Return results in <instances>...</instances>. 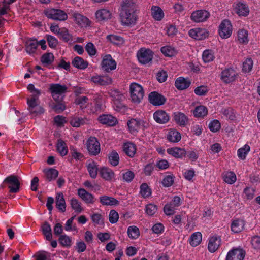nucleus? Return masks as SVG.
<instances>
[{
    "label": "nucleus",
    "mask_w": 260,
    "mask_h": 260,
    "mask_svg": "<svg viewBox=\"0 0 260 260\" xmlns=\"http://www.w3.org/2000/svg\"><path fill=\"white\" fill-rule=\"evenodd\" d=\"M87 147L89 153L92 155H96L100 152V145L96 138L90 137L87 143Z\"/></svg>",
    "instance_id": "1a4fd4ad"
},
{
    "label": "nucleus",
    "mask_w": 260,
    "mask_h": 260,
    "mask_svg": "<svg viewBox=\"0 0 260 260\" xmlns=\"http://www.w3.org/2000/svg\"><path fill=\"white\" fill-rule=\"evenodd\" d=\"M207 114L208 110L207 108L202 105L196 107L193 111V114L196 117H204Z\"/></svg>",
    "instance_id": "37998d69"
},
{
    "label": "nucleus",
    "mask_w": 260,
    "mask_h": 260,
    "mask_svg": "<svg viewBox=\"0 0 260 260\" xmlns=\"http://www.w3.org/2000/svg\"><path fill=\"white\" fill-rule=\"evenodd\" d=\"M54 59V56L51 53L44 54L41 57V61L46 64H51Z\"/></svg>",
    "instance_id": "680f3d73"
},
{
    "label": "nucleus",
    "mask_w": 260,
    "mask_h": 260,
    "mask_svg": "<svg viewBox=\"0 0 260 260\" xmlns=\"http://www.w3.org/2000/svg\"><path fill=\"white\" fill-rule=\"evenodd\" d=\"M221 244V237L218 235H213L208 239V249L211 252L214 253L219 248Z\"/></svg>",
    "instance_id": "9d476101"
},
{
    "label": "nucleus",
    "mask_w": 260,
    "mask_h": 260,
    "mask_svg": "<svg viewBox=\"0 0 260 260\" xmlns=\"http://www.w3.org/2000/svg\"><path fill=\"white\" fill-rule=\"evenodd\" d=\"M139 9L138 6L131 1V25L135 24L138 20Z\"/></svg>",
    "instance_id": "79ce46f5"
},
{
    "label": "nucleus",
    "mask_w": 260,
    "mask_h": 260,
    "mask_svg": "<svg viewBox=\"0 0 260 260\" xmlns=\"http://www.w3.org/2000/svg\"><path fill=\"white\" fill-rule=\"evenodd\" d=\"M151 14L152 17L157 21H160L164 17V13L160 7L152 6L151 8Z\"/></svg>",
    "instance_id": "c756f323"
},
{
    "label": "nucleus",
    "mask_w": 260,
    "mask_h": 260,
    "mask_svg": "<svg viewBox=\"0 0 260 260\" xmlns=\"http://www.w3.org/2000/svg\"><path fill=\"white\" fill-rule=\"evenodd\" d=\"M166 137L168 141L172 143L178 142L181 139L180 133L175 129H170L169 130Z\"/></svg>",
    "instance_id": "a878e982"
},
{
    "label": "nucleus",
    "mask_w": 260,
    "mask_h": 260,
    "mask_svg": "<svg viewBox=\"0 0 260 260\" xmlns=\"http://www.w3.org/2000/svg\"><path fill=\"white\" fill-rule=\"evenodd\" d=\"M72 63L74 67L81 70L86 69L88 65L87 61L79 56L75 57L73 59Z\"/></svg>",
    "instance_id": "72a5a7b5"
},
{
    "label": "nucleus",
    "mask_w": 260,
    "mask_h": 260,
    "mask_svg": "<svg viewBox=\"0 0 260 260\" xmlns=\"http://www.w3.org/2000/svg\"><path fill=\"white\" fill-rule=\"evenodd\" d=\"M38 46L36 40H29L26 42V51L29 54L35 52Z\"/></svg>",
    "instance_id": "a18cd8bd"
},
{
    "label": "nucleus",
    "mask_w": 260,
    "mask_h": 260,
    "mask_svg": "<svg viewBox=\"0 0 260 260\" xmlns=\"http://www.w3.org/2000/svg\"><path fill=\"white\" fill-rule=\"evenodd\" d=\"M190 84V82L188 79H185L180 77L178 78L175 83L176 87L179 90H183L188 88Z\"/></svg>",
    "instance_id": "2f4dec72"
},
{
    "label": "nucleus",
    "mask_w": 260,
    "mask_h": 260,
    "mask_svg": "<svg viewBox=\"0 0 260 260\" xmlns=\"http://www.w3.org/2000/svg\"><path fill=\"white\" fill-rule=\"evenodd\" d=\"M202 240V234L200 232H195L190 237L189 242L192 246L196 247L201 243Z\"/></svg>",
    "instance_id": "e433bc0d"
},
{
    "label": "nucleus",
    "mask_w": 260,
    "mask_h": 260,
    "mask_svg": "<svg viewBox=\"0 0 260 260\" xmlns=\"http://www.w3.org/2000/svg\"><path fill=\"white\" fill-rule=\"evenodd\" d=\"M237 41L241 44L246 45L249 42L248 32L244 29H240L237 31Z\"/></svg>",
    "instance_id": "bb28decb"
},
{
    "label": "nucleus",
    "mask_w": 260,
    "mask_h": 260,
    "mask_svg": "<svg viewBox=\"0 0 260 260\" xmlns=\"http://www.w3.org/2000/svg\"><path fill=\"white\" fill-rule=\"evenodd\" d=\"M91 80L93 82L99 84L101 85H106L110 84L112 79L108 76H95L92 77Z\"/></svg>",
    "instance_id": "473e14b6"
},
{
    "label": "nucleus",
    "mask_w": 260,
    "mask_h": 260,
    "mask_svg": "<svg viewBox=\"0 0 260 260\" xmlns=\"http://www.w3.org/2000/svg\"><path fill=\"white\" fill-rule=\"evenodd\" d=\"M58 35L59 37L61 39H62V40L66 42L70 40H72V35L69 32V31L66 28L61 29Z\"/></svg>",
    "instance_id": "052dcab7"
},
{
    "label": "nucleus",
    "mask_w": 260,
    "mask_h": 260,
    "mask_svg": "<svg viewBox=\"0 0 260 260\" xmlns=\"http://www.w3.org/2000/svg\"><path fill=\"white\" fill-rule=\"evenodd\" d=\"M162 53L166 56L172 57L177 53L176 49L171 46H165L161 48Z\"/></svg>",
    "instance_id": "8fccbe9b"
},
{
    "label": "nucleus",
    "mask_w": 260,
    "mask_h": 260,
    "mask_svg": "<svg viewBox=\"0 0 260 260\" xmlns=\"http://www.w3.org/2000/svg\"><path fill=\"white\" fill-rule=\"evenodd\" d=\"M107 39L117 45H121L124 42L123 38L117 35H109L107 36Z\"/></svg>",
    "instance_id": "603ef678"
},
{
    "label": "nucleus",
    "mask_w": 260,
    "mask_h": 260,
    "mask_svg": "<svg viewBox=\"0 0 260 260\" xmlns=\"http://www.w3.org/2000/svg\"><path fill=\"white\" fill-rule=\"evenodd\" d=\"M78 194L86 203L92 204L94 202L93 196L83 188L78 189Z\"/></svg>",
    "instance_id": "393cba45"
},
{
    "label": "nucleus",
    "mask_w": 260,
    "mask_h": 260,
    "mask_svg": "<svg viewBox=\"0 0 260 260\" xmlns=\"http://www.w3.org/2000/svg\"><path fill=\"white\" fill-rule=\"evenodd\" d=\"M49 90L53 99L56 102H59L62 100L63 94L66 92L67 87L59 84H51Z\"/></svg>",
    "instance_id": "39448f33"
},
{
    "label": "nucleus",
    "mask_w": 260,
    "mask_h": 260,
    "mask_svg": "<svg viewBox=\"0 0 260 260\" xmlns=\"http://www.w3.org/2000/svg\"><path fill=\"white\" fill-rule=\"evenodd\" d=\"M59 243L66 247H70L72 245V239L66 235H61L59 238Z\"/></svg>",
    "instance_id": "13d9d810"
},
{
    "label": "nucleus",
    "mask_w": 260,
    "mask_h": 260,
    "mask_svg": "<svg viewBox=\"0 0 260 260\" xmlns=\"http://www.w3.org/2000/svg\"><path fill=\"white\" fill-rule=\"evenodd\" d=\"M144 96V91L141 85L136 83H131V102L139 104Z\"/></svg>",
    "instance_id": "20e7f679"
},
{
    "label": "nucleus",
    "mask_w": 260,
    "mask_h": 260,
    "mask_svg": "<svg viewBox=\"0 0 260 260\" xmlns=\"http://www.w3.org/2000/svg\"><path fill=\"white\" fill-rule=\"evenodd\" d=\"M250 150V146L247 144L244 145L237 150V156L238 158L241 160L245 159Z\"/></svg>",
    "instance_id": "c03bdc74"
},
{
    "label": "nucleus",
    "mask_w": 260,
    "mask_h": 260,
    "mask_svg": "<svg viewBox=\"0 0 260 260\" xmlns=\"http://www.w3.org/2000/svg\"><path fill=\"white\" fill-rule=\"evenodd\" d=\"M236 76L235 71L232 68H228L221 72V79L223 82L229 83L235 80Z\"/></svg>",
    "instance_id": "4468645a"
},
{
    "label": "nucleus",
    "mask_w": 260,
    "mask_h": 260,
    "mask_svg": "<svg viewBox=\"0 0 260 260\" xmlns=\"http://www.w3.org/2000/svg\"><path fill=\"white\" fill-rule=\"evenodd\" d=\"M120 100H116L113 102L114 109L122 113H124L125 112L128 111V108L125 106V105L120 101Z\"/></svg>",
    "instance_id": "864d4df0"
},
{
    "label": "nucleus",
    "mask_w": 260,
    "mask_h": 260,
    "mask_svg": "<svg viewBox=\"0 0 260 260\" xmlns=\"http://www.w3.org/2000/svg\"><path fill=\"white\" fill-rule=\"evenodd\" d=\"M174 181V177L173 175H168L164 177L162 184L165 187L171 186Z\"/></svg>",
    "instance_id": "e2e57ef3"
},
{
    "label": "nucleus",
    "mask_w": 260,
    "mask_h": 260,
    "mask_svg": "<svg viewBox=\"0 0 260 260\" xmlns=\"http://www.w3.org/2000/svg\"><path fill=\"white\" fill-rule=\"evenodd\" d=\"M43 172L45 174L46 179L48 181L55 179L58 175V171L53 168L45 169L44 170Z\"/></svg>",
    "instance_id": "a19ab883"
},
{
    "label": "nucleus",
    "mask_w": 260,
    "mask_h": 260,
    "mask_svg": "<svg viewBox=\"0 0 260 260\" xmlns=\"http://www.w3.org/2000/svg\"><path fill=\"white\" fill-rule=\"evenodd\" d=\"M220 123L217 120H213L209 124V128L210 130L213 132H216L220 128Z\"/></svg>",
    "instance_id": "69168bd1"
},
{
    "label": "nucleus",
    "mask_w": 260,
    "mask_h": 260,
    "mask_svg": "<svg viewBox=\"0 0 260 260\" xmlns=\"http://www.w3.org/2000/svg\"><path fill=\"white\" fill-rule=\"evenodd\" d=\"M155 121L160 124L167 123L169 120V117L164 111L159 110L156 111L153 114Z\"/></svg>",
    "instance_id": "5701e85b"
},
{
    "label": "nucleus",
    "mask_w": 260,
    "mask_h": 260,
    "mask_svg": "<svg viewBox=\"0 0 260 260\" xmlns=\"http://www.w3.org/2000/svg\"><path fill=\"white\" fill-rule=\"evenodd\" d=\"M157 211V207L155 205L150 203L146 206V212L147 215L152 216L154 215Z\"/></svg>",
    "instance_id": "0e129e2a"
},
{
    "label": "nucleus",
    "mask_w": 260,
    "mask_h": 260,
    "mask_svg": "<svg viewBox=\"0 0 260 260\" xmlns=\"http://www.w3.org/2000/svg\"><path fill=\"white\" fill-rule=\"evenodd\" d=\"M70 204L72 209L77 213H81L83 211L81 203L77 199L75 198L71 199Z\"/></svg>",
    "instance_id": "5fc2aeb1"
},
{
    "label": "nucleus",
    "mask_w": 260,
    "mask_h": 260,
    "mask_svg": "<svg viewBox=\"0 0 260 260\" xmlns=\"http://www.w3.org/2000/svg\"><path fill=\"white\" fill-rule=\"evenodd\" d=\"M100 123L109 126H114L117 122V119L111 115L103 114L98 118Z\"/></svg>",
    "instance_id": "412c9836"
},
{
    "label": "nucleus",
    "mask_w": 260,
    "mask_h": 260,
    "mask_svg": "<svg viewBox=\"0 0 260 260\" xmlns=\"http://www.w3.org/2000/svg\"><path fill=\"white\" fill-rule=\"evenodd\" d=\"M56 150L61 156H65L68 152V148L64 141L59 139L56 143Z\"/></svg>",
    "instance_id": "f704fd0d"
},
{
    "label": "nucleus",
    "mask_w": 260,
    "mask_h": 260,
    "mask_svg": "<svg viewBox=\"0 0 260 260\" xmlns=\"http://www.w3.org/2000/svg\"><path fill=\"white\" fill-rule=\"evenodd\" d=\"M176 208L172 204L168 203L165 205L164 207V212L167 215H171L175 213Z\"/></svg>",
    "instance_id": "338daca9"
},
{
    "label": "nucleus",
    "mask_w": 260,
    "mask_h": 260,
    "mask_svg": "<svg viewBox=\"0 0 260 260\" xmlns=\"http://www.w3.org/2000/svg\"><path fill=\"white\" fill-rule=\"evenodd\" d=\"M101 65L102 69L107 72L113 70L116 68V63L115 61L109 54L104 56L103 58Z\"/></svg>",
    "instance_id": "9b49d317"
},
{
    "label": "nucleus",
    "mask_w": 260,
    "mask_h": 260,
    "mask_svg": "<svg viewBox=\"0 0 260 260\" xmlns=\"http://www.w3.org/2000/svg\"><path fill=\"white\" fill-rule=\"evenodd\" d=\"M224 181L229 184H234L236 180V174L232 171H228L223 173Z\"/></svg>",
    "instance_id": "de8ad7c7"
},
{
    "label": "nucleus",
    "mask_w": 260,
    "mask_h": 260,
    "mask_svg": "<svg viewBox=\"0 0 260 260\" xmlns=\"http://www.w3.org/2000/svg\"><path fill=\"white\" fill-rule=\"evenodd\" d=\"M153 56L152 51L149 49L141 48L137 54L139 61L143 64L151 61Z\"/></svg>",
    "instance_id": "6e6552de"
},
{
    "label": "nucleus",
    "mask_w": 260,
    "mask_h": 260,
    "mask_svg": "<svg viewBox=\"0 0 260 260\" xmlns=\"http://www.w3.org/2000/svg\"><path fill=\"white\" fill-rule=\"evenodd\" d=\"M100 202L103 205L114 206L118 204V201L116 199L107 196H101Z\"/></svg>",
    "instance_id": "ea45409f"
},
{
    "label": "nucleus",
    "mask_w": 260,
    "mask_h": 260,
    "mask_svg": "<svg viewBox=\"0 0 260 260\" xmlns=\"http://www.w3.org/2000/svg\"><path fill=\"white\" fill-rule=\"evenodd\" d=\"M20 185L18 177L15 175H10L5 179L1 187L6 185L10 189V192L17 193L19 191Z\"/></svg>",
    "instance_id": "7ed1b4c3"
},
{
    "label": "nucleus",
    "mask_w": 260,
    "mask_h": 260,
    "mask_svg": "<svg viewBox=\"0 0 260 260\" xmlns=\"http://www.w3.org/2000/svg\"><path fill=\"white\" fill-rule=\"evenodd\" d=\"M234 7L235 12L239 16H246L249 14V8L245 3L238 2L234 5Z\"/></svg>",
    "instance_id": "6ab92c4d"
},
{
    "label": "nucleus",
    "mask_w": 260,
    "mask_h": 260,
    "mask_svg": "<svg viewBox=\"0 0 260 260\" xmlns=\"http://www.w3.org/2000/svg\"><path fill=\"white\" fill-rule=\"evenodd\" d=\"M100 174L101 176L107 181H111L115 177L114 172L108 168L104 167L101 168L100 170Z\"/></svg>",
    "instance_id": "7c9ffc66"
},
{
    "label": "nucleus",
    "mask_w": 260,
    "mask_h": 260,
    "mask_svg": "<svg viewBox=\"0 0 260 260\" xmlns=\"http://www.w3.org/2000/svg\"><path fill=\"white\" fill-rule=\"evenodd\" d=\"M103 109L102 101L100 98L96 99L93 102H92L89 112L95 113L100 112Z\"/></svg>",
    "instance_id": "58836bf2"
},
{
    "label": "nucleus",
    "mask_w": 260,
    "mask_h": 260,
    "mask_svg": "<svg viewBox=\"0 0 260 260\" xmlns=\"http://www.w3.org/2000/svg\"><path fill=\"white\" fill-rule=\"evenodd\" d=\"M202 58L206 63L212 61L215 58L214 52L209 49L205 50L202 54Z\"/></svg>",
    "instance_id": "3c124183"
},
{
    "label": "nucleus",
    "mask_w": 260,
    "mask_h": 260,
    "mask_svg": "<svg viewBox=\"0 0 260 260\" xmlns=\"http://www.w3.org/2000/svg\"><path fill=\"white\" fill-rule=\"evenodd\" d=\"M109 163L113 166H116L119 164V157L118 153L115 150H112L108 154Z\"/></svg>",
    "instance_id": "09e8293b"
},
{
    "label": "nucleus",
    "mask_w": 260,
    "mask_h": 260,
    "mask_svg": "<svg viewBox=\"0 0 260 260\" xmlns=\"http://www.w3.org/2000/svg\"><path fill=\"white\" fill-rule=\"evenodd\" d=\"M140 193L144 198H147L151 195V190L146 183H143L141 185Z\"/></svg>",
    "instance_id": "4d7b16f0"
},
{
    "label": "nucleus",
    "mask_w": 260,
    "mask_h": 260,
    "mask_svg": "<svg viewBox=\"0 0 260 260\" xmlns=\"http://www.w3.org/2000/svg\"><path fill=\"white\" fill-rule=\"evenodd\" d=\"M148 123L143 120L131 119V133L132 132H138L139 130H143L147 128Z\"/></svg>",
    "instance_id": "dca6fc26"
},
{
    "label": "nucleus",
    "mask_w": 260,
    "mask_h": 260,
    "mask_svg": "<svg viewBox=\"0 0 260 260\" xmlns=\"http://www.w3.org/2000/svg\"><path fill=\"white\" fill-rule=\"evenodd\" d=\"M189 36L194 39L203 40L208 36V32L205 28H194L188 31Z\"/></svg>",
    "instance_id": "f8f14e48"
},
{
    "label": "nucleus",
    "mask_w": 260,
    "mask_h": 260,
    "mask_svg": "<svg viewBox=\"0 0 260 260\" xmlns=\"http://www.w3.org/2000/svg\"><path fill=\"white\" fill-rule=\"evenodd\" d=\"M245 252L242 249L235 248L228 252L226 260H243Z\"/></svg>",
    "instance_id": "ddd939ff"
},
{
    "label": "nucleus",
    "mask_w": 260,
    "mask_h": 260,
    "mask_svg": "<svg viewBox=\"0 0 260 260\" xmlns=\"http://www.w3.org/2000/svg\"><path fill=\"white\" fill-rule=\"evenodd\" d=\"M44 13L47 18L56 21H65L68 18L67 13L59 9H47L44 11Z\"/></svg>",
    "instance_id": "f03ea898"
},
{
    "label": "nucleus",
    "mask_w": 260,
    "mask_h": 260,
    "mask_svg": "<svg viewBox=\"0 0 260 260\" xmlns=\"http://www.w3.org/2000/svg\"><path fill=\"white\" fill-rule=\"evenodd\" d=\"M88 120L85 117L74 116L70 120L71 124L75 127H78L81 125L86 124Z\"/></svg>",
    "instance_id": "c9c22d12"
},
{
    "label": "nucleus",
    "mask_w": 260,
    "mask_h": 260,
    "mask_svg": "<svg viewBox=\"0 0 260 260\" xmlns=\"http://www.w3.org/2000/svg\"><path fill=\"white\" fill-rule=\"evenodd\" d=\"M210 16V13L204 9L193 11L190 15V19L194 22H204L208 20Z\"/></svg>",
    "instance_id": "0eeeda50"
},
{
    "label": "nucleus",
    "mask_w": 260,
    "mask_h": 260,
    "mask_svg": "<svg viewBox=\"0 0 260 260\" xmlns=\"http://www.w3.org/2000/svg\"><path fill=\"white\" fill-rule=\"evenodd\" d=\"M253 62L252 60L248 58L243 63L242 71L244 73H249L253 68Z\"/></svg>",
    "instance_id": "6e6d98bb"
},
{
    "label": "nucleus",
    "mask_w": 260,
    "mask_h": 260,
    "mask_svg": "<svg viewBox=\"0 0 260 260\" xmlns=\"http://www.w3.org/2000/svg\"><path fill=\"white\" fill-rule=\"evenodd\" d=\"M120 21L123 25L130 24V0H123L119 10Z\"/></svg>",
    "instance_id": "f257e3e1"
},
{
    "label": "nucleus",
    "mask_w": 260,
    "mask_h": 260,
    "mask_svg": "<svg viewBox=\"0 0 260 260\" xmlns=\"http://www.w3.org/2000/svg\"><path fill=\"white\" fill-rule=\"evenodd\" d=\"M167 153L175 158H182L185 155V149L179 147L169 148L167 149Z\"/></svg>",
    "instance_id": "cd10ccee"
},
{
    "label": "nucleus",
    "mask_w": 260,
    "mask_h": 260,
    "mask_svg": "<svg viewBox=\"0 0 260 260\" xmlns=\"http://www.w3.org/2000/svg\"><path fill=\"white\" fill-rule=\"evenodd\" d=\"M174 119L181 126H184L188 122V117L183 113L177 112L174 113Z\"/></svg>",
    "instance_id": "c85d7f7f"
},
{
    "label": "nucleus",
    "mask_w": 260,
    "mask_h": 260,
    "mask_svg": "<svg viewBox=\"0 0 260 260\" xmlns=\"http://www.w3.org/2000/svg\"><path fill=\"white\" fill-rule=\"evenodd\" d=\"M92 99L88 96H81L77 98L75 100L76 105H79L82 109H86L89 111Z\"/></svg>",
    "instance_id": "a211bd4d"
},
{
    "label": "nucleus",
    "mask_w": 260,
    "mask_h": 260,
    "mask_svg": "<svg viewBox=\"0 0 260 260\" xmlns=\"http://www.w3.org/2000/svg\"><path fill=\"white\" fill-rule=\"evenodd\" d=\"M73 16L76 23L81 27H86L90 25L89 19L81 14L74 13Z\"/></svg>",
    "instance_id": "aec40b11"
},
{
    "label": "nucleus",
    "mask_w": 260,
    "mask_h": 260,
    "mask_svg": "<svg viewBox=\"0 0 260 260\" xmlns=\"http://www.w3.org/2000/svg\"><path fill=\"white\" fill-rule=\"evenodd\" d=\"M149 102L154 106H160L165 102V98L156 91L151 92L149 95Z\"/></svg>",
    "instance_id": "f3484780"
},
{
    "label": "nucleus",
    "mask_w": 260,
    "mask_h": 260,
    "mask_svg": "<svg viewBox=\"0 0 260 260\" xmlns=\"http://www.w3.org/2000/svg\"><path fill=\"white\" fill-rule=\"evenodd\" d=\"M55 205L56 208L61 212H64L66 210V204L63 195L61 192L56 193L55 197Z\"/></svg>",
    "instance_id": "b1692460"
},
{
    "label": "nucleus",
    "mask_w": 260,
    "mask_h": 260,
    "mask_svg": "<svg viewBox=\"0 0 260 260\" xmlns=\"http://www.w3.org/2000/svg\"><path fill=\"white\" fill-rule=\"evenodd\" d=\"M42 231L46 239L50 241L52 237V234L51 226L48 222H45L42 225Z\"/></svg>",
    "instance_id": "49530a36"
},
{
    "label": "nucleus",
    "mask_w": 260,
    "mask_h": 260,
    "mask_svg": "<svg viewBox=\"0 0 260 260\" xmlns=\"http://www.w3.org/2000/svg\"><path fill=\"white\" fill-rule=\"evenodd\" d=\"M183 175L186 180L188 181H191L194 176L195 171L192 168L187 169L184 171Z\"/></svg>",
    "instance_id": "774afa93"
},
{
    "label": "nucleus",
    "mask_w": 260,
    "mask_h": 260,
    "mask_svg": "<svg viewBox=\"0 0 260 260\" xmlns=\"http://www.w3.org/2000/svg\"><path fill=\"white\" fill-rule=\"evenodd\" d=\"M96 20L99 22H106L111 19V12L107 9H101L97 10L95 13Z\"/></svg>",
    "instance_id": "2eb2a0df"
},
{
    "label": "nucleus",
    "mask_w": 260,
    "mask_h": 260,
    "mask_svg": "<svg viewBox=\"0 0 260 260\" xmlns=\"http://www.w3.org/2000/svg\"><path fill=\"white\" fill-rule=\"evenodd\" d=\"M233 30L231 22L227 20H223L219 25L218 33L220 37L223 39L230 38Z\"/></svg>",
    "instance_id": "423d86ee"
},
{
    "label": "nucleus",
    "mask_w": 260,
    "mask_h": 260,
    "mask_svg": "<svg viewBox=\"0 0 260 260\" xmlns=\"http://www.w3.org/2000/svg\"><path fill=\"white\" fill-rule=\"evenodd\" d=\"M245 222L242 219H236L232 221L231 224V231L234 233L241 232L244 228Z\"/></svg>",
    "instance_id": "4be33fe9"
},
{
    "label": "nucleus",
    "mask_w": 260,
    "mask_h": 260,
    "mask_svg": "<svg viewBox=\"0 0 260 260\" xmlns=\"http://www.w3.org/2000/svg\"><path fill=\"white\" fill-rule=\"evenodd\" d=\"M36 260H50L51 253L46 251H39L35 254Z\"/></svg>",
    "instance_id": "bf43d9fd"
},
{
    "label": "nucleus",
    "mask_w": 260,
    "mask_h": 260,
    "mask_svg": "<svg viewBox=\"0 0 260 260\" xmlns=\"http://www.w3.org/2000/svg\"><path fill=\"white\" fill-rule=\"evenodd\" d=\"M87 168L90 177L95 178L98 174V167L96 163L93 161H89L87 163Z\"/></svg>",
    "instance_id": "4c0bfd02"
}]
</instances>
